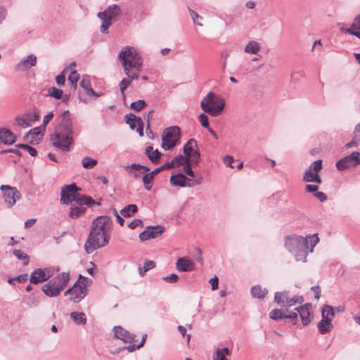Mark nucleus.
I'll use <instances>...</instances> for the list:
<instances>
[{"label":"nucleus","mask_w":360,"mask_h":360,"mask_svg":"<svg viewBox=\"0 0 360 360\" xmlns=\"http://www.w3.org/2000/svg\"><path fill=\"white\" fill-rule=\"evenodd\" d=\"M126 123L129 124L131 129H134L136 125L139 124L143 120L140 117H137L134 114L129 113L125 115Z\"/></svg>","instance_id":"30"},{"label":"nucleus","mask_w":360,"mask_h":360,"mask_svg":"<svg viewBox=\"0 0 360 360\" xmlns=\"http://www.w3.org/2000/svg\"><path fill=\"white\" fill-rule=\"evenodd\" d=\"M290 299V297L289 296V291L283 290L281 292H275L274 302L281 307L288 308V301Z\"/></svg>","instance_id":"18"},{"label":"nucleus","mask_w":360,"mask_h":360,"mask_svg":"<svg viewBox=\"0 0 360 360\" xmlns=\"http://www.w3.org/2000/svg\"><path fill=\"white\" fill-rule=\"evenodd\" d=\"M198 118L202 127L207 129L210 128L208 117L207 115H205V113L200 114Z\"/></svg>","instance_id":"47"},{"label":"nucleus","mask_w":360,"mask_h":360,"mask_svg":"<svg viewBox=\"0 0 360 360\" xmlns=\"http://www.w3.org/2000/svg\"><path fill=\"white\" fill-rule=\"evenodd\" d=\"M114 337L121 340L124 343H133L135 341L136 335L131 333L121 326H114L112 329Z\"/></svg>","instance_id":"14"},{"label":"nucleus","mask_w":360,"mask_h":360,"mask_svg":"<svg viewBox=\"0 0 360 360\" xmlns=\"http://www.w3.org/2000/svg\"><path fill=\"white\" fill-rule=\"evenodd\" d=\"M318 186L313 184H307L305 187V191L309 193H316L318 191Z\"/></svg>","instance_id":"63"},{"label":"nucleus","mask_w":360,"mask_h":360,"mask_svg":"<svg viewBox=\"0 0 360 360\" xmlns=\"http://www.w3.org/2000/svg\"><path fill=\"white\" fill-rule=\"evenodd\" d=\"M63 90L55 86H52L48 89V94H46V96H51L56 99H60L63 96Z\"/></svg>","instance_id":"35"},{"label":"nucleus","mask_w":360,"mask_h":360,"mask_svg":"<svg viewBox=\"0 0 360 360\" xmlns=\"http://www.w3.org/2000/svg\"><path fill=\"white\" fill-rule=\"evenodd\" d=\"M359 165H360V153L354 151L349 155L340 159L335 165L338 169L343 171L350 167H356Z\"/></svg>","instance_id":"11"},{"label":"nucleus","mask_w":360,"mask_h":360,"mask_svg":"<svg viewBox=\"0 0 360 360\" xmlns=\"http://www.w3.org/2000/svg\"><path fill=\"white\" fill-rule=\"evenodd\" d=\"M311 309V304L306 303L304 305L295 308L299 313L303 326H307L311 322L310 314Z\"/></svg>","instance_id":"16"},{"label":"nucleus","mask_w":360,"mask_h":360,"mask_svg":"<svg viewBox=\"0 0 360 360\" xmlns=\"http://www.w3.org/2000/svg\"><path fill=\"white\" fill-rule=\"evenodd\" d=\"M43 131L42 125L39 127L33 128L25 134L24 139H28L30 137H36L37 135L42 134Z\"/></svg>","instance_id":"38"},{"label":"nucleus","mask_w":360,"mask_h":360,"mask_svg":"<svg viewBox=\"0 0 360 360\" xmlns=\"http://www.w3.org/2000/svg\"><path fill=\"white\" fill-rule=\"evenodd\" d=\"M79 84L81 87L85 89V91L91 86L90 80L87 76H83L82 80L79 82Z\"/></svg>","instance_id":"50"},{"label":"nucleus","mask_w":360,"mask_h":360,"mask_svg":"<svg viewBox=\"0 0 360 360\" xmlns=\"http://www.w3.org/2000/svg\"><path fill=\"white\" fill-rule=\"evenodd\" d=\"M110 217L106 215L99 216L93 221L89 235L84 244L87 254L108 244L110 238Z\"/></svg>","instance_id":"2"},{"label":"nucleus","mask_w":360,"mask_h":360,"mask_svg":"<svg viewBox=\"0 0 360 360\" xmlns=\"http://www.w3.org/2000/svg\"><path fill=\"white\" fill-rule=\"evenodd\" d=\"M138 211V207L134 204H131L125 206L123 209L121 210L120 214L124 217H130L132 214L136 213Z\"/></svg>","instance_id":"34"},{"label":"nucleus","mask_w":360,"mask_h":360,"mask_svg":"<svg viewBox=\"0 0 360 360\" xmlns=\"http://www.w3.org/2000/svg\"><path fill=\"white\" fill-rule=\"evenodd\" d=\"M176 267L179 271H190L194 269V263L187 257H180L176 261Z\"/></svg>","instance_id":"19"},{"label":"nucleus","mask_w":360,"mask_h":360,"mask_svg":"<svg viewBox=\"0 0 360 360\" xmlns=\"http://www.w3.org/2000/svg\"><path fill=\"white\" fill-rule=\"evenodd\" d=\"M285 314L283 312L282 309H274L271 310L269 313L270 319L278 321L281 319H284Z\"/></svg>","instance_id":"42"},{"label":"nucleus","mask_w":360,"mask_h":360,"mask_svg":"<svg viewBox=\"0 0 360 360\" xmlns=\"http://www.w3.org/2000/svg\"><path fill=\"white\" fill-rule=\"evenodd\" d=\"M121 13V9L117 4L109 6L103 11L99 12L98 18L102 20L100 30L102 33H106L110 26L112 25V21L116 20Z\"/></svg>","instance_id":"7"},{"label":"nucleus","mask_w":360,"mask_h":360,"mask_svg":"<svg viewBox=\"0 0 360 360\" xmlns=\"http://www.w3.org/2000/svg\"><path fill=\"white\" fill-rule=\"evenodd\" d=\"M70 316L76 325L85 326L86 324L87 318L84 312L72 311Z\"/></svg>","instance_id":"25"},{"label":"nucleus","mask_w":360,"mask_h":360,"mask_svg":"<svg viewBox=\"0 0 360 360\" xmlns=\"http://www.w3.org/2000/svg\"><path fill=\"white\" fill-rule=\"evenodd\" d=\"M89 281L88 278L80 274L78 281L73 285L72 297H70V300L75 303L83 300L87 295V284Z\"/></svg>","instance_id":"9"},{"label":"nucleus","mask_w":360,"mask_h":360,"mask_svg":"<svg viewBox=\"0 0 360 360\" xmlns=\"http://www.w3.org/2000/svg\"><path fill=\"white\" fill-rule=\"evenodd\" d=\"M97 164V160L91 158L85 157L82 159V165L86 169L93 168Z\"/></svg>","instance_id":"41"},{"label":"nucleus","mask_w":360,"mask_h":360,"mask_svg":"<svg viewBox=\"0 0 360 360\" xmlns=\"http://www.w3.org/2000/svg\"><path fill=\"white\" fill-rule=\"evenodd\" d=\"M317 328L319 333L322 335L326 334L329 333L333 328L332 324V321L330 319H321V320L318 323Z\"/></svg>","instance_id":"23"},{"label":"nucleus","mask_w":360,"mask_h":360,"mask_svg":"<svg viewBox=\"0 0 360 360\" xmlns=\"http://www.w3.org/2000/svg\"><path fill=\"white\" fill-rule=\"evenodd\" d=\"M172 162L175 167H179L181 165H185L187 162L191 161L189 158L186 155L183 156L182 155H178L173 158Z\"/></svg>","instance_id":"36"},{"label":"nucleus","mask_w":360,"mask_h":360,"mask_svg":"<svg viewBox=\"0 0 360 360\" xmlns=\"http://www.w3.org/2000/svg\"><path fill=\"white\" fill-rule=\"evenodd\" d=\"M224 106L225 100L213 91L208 92L200 102L202 110L213 117L221 115Z\"/></svg>","instance_id":"6"},{"label":"nucleus","mask_w":360,"mask_h":360,"mask_svg":"<svg viewBox=\"0 0 360 360\" xmlns=\"http://www.w3.org/2000/svg\"><path fill=\"white\" fill-rule=\"evenodd\" d=\"M0 141L6 145H12L16 141V136L10 130L0 129Z\"/></svg>","instance_id":"20"},{"label":"nucleus","mask_w":360,"mask_h":360,"mask_svg":"<svg viewBox=\"0 0 360 360\" xmlns=\"http://www.w3.org/2000/svg\"><path fill=\"white\" fill-rule=\"evenodd\" d=\"M183 150L184 155L189 158L192 153L198 150L197 141L193 139H189L184 145Z\"/></svg>","instance_id":"27"},{"label":"nucleus","mask_w":360,"mask_h":360,"mask_svg":"<svg viewBox=\"0 0 360 360\" xmlns=\"http://www.w3.org/2000/svg\"><path fill=\"white\" fill-rule=\"evenodd\" d=\"M180 137V129L178 127H170L164 131L162 136L161 146L165 150L173 148Z\"/></svg>","instance_id":"8"},{"label":"nucleus","mask_w":360,"mask_h":360,"mask_svg":"<svg viewBox=\"0 0 360 360\" xmlns=\"http://www.w3.org/2000/svg\"><path fill=\"white\" fill-rule=\"evenodd\" d=\"M314 177V172L307 169L303 175V181L305 182H311Z\"/></svg>","instance_id":"51"},{"label":"nucleus","mask_w":360,"mask_h":360,"mask_svg":"<svg viewBox=\"0 0 360 360\" xmlns=\"http://www.w3.org/2000/svg\"><path fill=\"white\" fill-rule=\"evenodd\" d=\"M53 117V112L51 111L49 113H48L46 115L44 116L43 119V130H45V127L47 125V124L50 122V120Z\"/></svg>","instance_id":"55"},{"label":"nucleus","mask_w":360,"mask_h":360,"mask_svg":"<svg viewBox=\"0 0 360 360\" xmlns=\"http://www.w3.org/2000/svg\"><path fill=\"white\" fill-rule=\"evenodd\" d=\"M319 241L317 234L302 237L297 235L288 236L285 238V247L294 255L296 261L306 262L309 252Z\"/></svg>","instance_id":"4"},{"label":"nucleus","mask_w":360,"mask_h":360,"mask_svg":"<svg viewBox=\"0 0 360 360\" xmlns=\"http://www.w3.org/2000/svg\"><path fill=\"white\" fill-rule=\"evenodd\" d=\"M298 312H291L290 314L284 316V319H288L293 321V323L295 324L297 321Z\"/></svg>","instance_id":"60"},{"label":"nucleus","mask_w":360,"mask_h":360,"mask_svg":"<svg viewBox=\"0 0 360 360\" xmlns=\"http://www.w3.org/2000/svg\"><path fill=\"white\" fill-rule=\"evenodd\" d=\"M155 266V263L153 261L148 260L144 262L143 264V272H147L148 271L153 269Z\"/></svg>","instance_id":"54"},{"label":"nucleus","mask_w":360,"mask_h":360,"mask_svg":"<svg viewBox=\"0 0 360 360\" xmlns=\"http://www.w3.org/2000/svg\"><path fill=\"white\" fill-rule=\"evenodd\" d=\"M353 136L354 139H360V122L355 127Z\"/></svg>","instance_id":"64"},{"label":"nucleus","mask_w":360,"mask_h":360,"mask_svg":"<svg viewBox=\"0 0 360 360\" xmlns=\"http://www.w3.org/2000/svg\"><path fill=\"white\" fill-rule=\"evenodd\" d=\"M36 63L37 57L33 54L29 55L26 58L16 65L15 70L20 72L26 71L32 67L35 66Z\"/></svg>","instance_id":"17"},{"label":"nucleus","mask_w":360,"mask_h":360,"mask_svg":"<svg viewBox=\"0 0 360 360\" xmlns=\"http://www.w3.org/2000/svg\"><path fill=\"white\" fill-rule=\"evenodd\" d=\"M140 225L143 226L142 220L140 219H135L128 224V226L130 229H134Z\"/></svg>","instance_id":"58"},{"label":"nucleus","mask_w":360,"mask_h":360,"mask_svg":"<svg viewBox=\"0 0 360 360\" xmlns=\"http://www.w3.org/2000/svg\"><path fill=\"white\" fill-rule=\"evenodd\" d=\"M190 181V179L187 178L185 174L182 173H178L173 174L170 177V184L173 186L186 187L188 184H186V181Z\"/></svg>","instance_id":"21"},{"label":"nucleus","mask_w":360,"mask_h":360,"mask_svg":"<svg viewBox=\"0 0 360 360\" xmlns=\"http://www.w3.org/2000/svg\"><path fill=\"white\" fill-rule=\"evenodd\" d=\"M322 169V160H317L313 162L309 167V169L318 173Z\"/></svg>","instance_id":"49"},{"label":"nucleus","mask_w":360,"mask_h":360,"mask_svg":"<svg viewBox=\"0 0 360 360\" xmlns=\"http://www.w3.org/2000/svg\"><path fill=\"white\" fill-rule=\"evenodd\" d=\"M0 189L3 193L5 202L9 206H13L16 200L21 196L20 193L15 187H11L8 185H1Z\"/></svg>","instance_id":"12"},{"label":"nucleus","mask_w":360,"mask_h":360,"mask_svg":"<svg viewBox=\"0 0 360 360\" xmlns=\"http://www.w3.org/2000/svg\"><path fill=\"white\" fill-rule=\"evenodd\" d=\"M145 153L148 156L149 160L153 163H155V164H156L159 162L160 158L161 157V153L159 152L158 149L153 150V148L150 146H147L146 148Z\"/></svg>","instance_id":"26"},{"label":"nucleus","mask_w":360,"mask_h":360,"mask_svg":"<svg viewBox=\"0 0 360 360\" xmlns=\"http://www.w3.org/2000/svg\"><path fill=\"white\" fill-rule=\"evenodd\" d=\"M15 147H17L18 148L25 149V150H27V152L32 157H36L37 155V150L27 144H17L15 145Z\"/></svg>","instance_id":"45"},{"label":"nucleus","mask_w":360,"mask_h":360,"mask_svg":"<svg viewBox=\"0 0 360 360\" xmlns=\"http://www.w3.org/2000/svg\"><path fill=\"white\" fill-rule=\"evenodd\" d=\"M223 161H224V163L226 165V166L229 167L231 168H233V167L232 166V163L233 162V156L229 155H226L224 158Z\"/></svg>","instance_id":"59"},{"label":"nucleus","mask_w":360,"mask_h":360,"mask_svg":"<svg viewBox=\"0 0 360 360\" xmlns=\"http://www.w3.org/2000/svg\"><path fill=\"white\" fill-rule=\"evenodd\" d=\"M52 145L64 152L70 151L74 146L72 122L69 110H65L58 118L54 133L50 138Z\"/></svg>","instance_id":"3"},{"label":"nucleus","mask_w":360,"mask_h":360,"mask_svg":"<svg viewBox=\"0 0 360 360\" xmlns=\"http://www.w3.org/2000/svg\"><path fill=\"white\" fill-rule=\"evenodd\" d=\"M303 302L304 298L302 296L294 295L293 297H290V300L288 301V307H291L296 304H302Z\"/></svg>","instance_id":"48"},{"label":"nucleus","mask_w":360,"mask_h":360,"mask_svg":"<svg viewBox=\"0 0 360 360\" xmlns=\"http://www.w3.org/2000/svg\"><path fill=\"white\" fill-rule=\"evenodd\" d=\"M65 70L56 77V82L58 85H64L65 82Z\"/></svg>","instance_id":"56"},{"label":"nucleus","mask_w":360,"mask_h":360,"mask_svg":"<svg viewBox=\"0 0 360 360\" xmlns=\"http://www.w3.org/2000/svg\"><path fill=\"white\" fill-rule=\"evenodd\" d=\"M79 79V75L76 70L71 71L68 76V80L71 83L73 88L75 89L77 87V82Z\"/></svg>","instance_id":"44"},{"label":"nucleus","mask_w":360,"mask_h":360,"mask_svg":"<svg viewBox=\"0 0 360 360\" xmlns=\"http://www.w3.org/2000/svg\"><path fill=\"white\" fill-rule=\"evenodd\" d=\"M51 276V275L49 269L37 268L35 269L31 274L30 281L31 283L38 284L44 281H49V279L50 278Z\"/></svg>","instance_id":"15"},{"label":"nucleus","mask_w":360,"mask_h":360,"mask_svg":"<svg viewBox=\"0 0 360 360\" xmlns=\"http://www.w3.org/2000/svg\"><path fill=\"white\" fill-rule=\"evenodd\" d=\"M212 360H228L222 353H219L218 351H215L212 355Z\"/></svg>","instance_id":"61"},{"label":"nucleus","mask_w":360,"mask_h":360,"mask_svg":"<svg viewBox=\"0 0 360 360\" xmlns=\"http://www.w3.org/2000/svg\"><path fill=\"white\" fill-rule=\"evenodd\" d=\"M267 292V290L262 288L259 285H256L251 288L252 296L255 298L264 299Z\"/></svg>","instance_id":"29"},{"label":"nucleus","mask_w":360,"mask_h":360,"mask_svg":"<svg viewBox=\"0 0 360 360\" xmlns=\"http://www.w3.org/2000/svg\"><path fill=\"white\" fill-rule=\"evenodd\" d=\"M191 165H193V164H191V162H187V163L184 166V171L187 175L193 177L195 174L191 169Z\"/></svg>","instance_id":"53"},{"label":"nucleus","mask_w":360,"mask_h":360,"mask_svg":"<svg viewBox=\"0 0 360 360\" xmlns=\"http://www.w3.org/2000/svg\"><path fill=\"white\" fill-rule=\"evenodd\" d=\"M75 202H76L78 206L80 207H82V205H87L89 207H91L93 205H100L99 202H96L91 197L80 194L79 193H77Z\"/></svg>","instance_id":"22"},{"label":"nucleus","mask_w":360,"mask_h":360,"mask_svg":"<svg viewBox=\"0 0 360 360\" xmlns=\"http://www.w3.org/2000/svg\"><path fill=\"white\" fill-rule=\"evenodd\" d=\"M189 11H190L191 15V18H192L194 23L198 26H202V24H201L200 22L197 21V19H198V18L202 19V17L200 16L196 12L193 11V10H191L190 8H189Z\"/></svg>","instance_id":"57"},{"label":"nucleus","mask_w":360,"mask_h":360,"mask_svg":"<svg viewBox=\"0 0 360 360\" xmlns=\"http://www.w3.org/2000/svg\"><path fill=\"white\" fill-rule=\"evenodd\" d=\"M133 169L135 171H139L141 169H143L144 172H148L150 171V169L148 167L136 163H133L131 165L125 167V170H127L128 172L132 173Z\"/></svg>","instance_id":"37"},{"label":"nucleus","mask_w":360,"mask_h":360,"mask_svg":"<svg viewBox=\"0 0 360 360\" xmlns=\"http://www.w3.org/2000/svg\"><path fill=\"white\" fill-rule=\"evenodd\" d=\"M360 32V15L356 17L350 27L347 29V32L351 34V32Z\"/></svg>","instance_id":"39"},{"label":"nucleus","mask_w":360,"mask_h":360,"mask_svg":"<svg viewBox=\"0 0 360 360\" xmlns=\"http://www.w3.org/2000/svg\"><path fill=\"white\" fill-rule=\"evenodd\" d=\"M81 191L75 183L70 185H65L61 188L60 201L62 204L70 205L75 201L77 193Z\"/></svg>","instance_id":"10"},{"label":"nucleus","mask_w":360,"mask_h":360,"mask_svg":"<svg viewBox=\"0 0 360 360\" xmlns=\"http://www.w3.org/2000/svg\"><path fill=\"white\" fill-rule=\"evenodd\" d=\"M161 172L159 167L155 168L150 172L146 173L143 175L142 180L144 184V187L147 191H150L151 189V186L148 184L152 181L154 179L155 176Z\"/></svg>","instance_id":"24"},{"label":"nucleus","mask_w":360,"mask_h":360,"mask_svg":"<svg viewBox=\"0 0 360 360\" xmlns=\"http://www.w3.org/2000/svg\"><path fill=\"white\" fill-rule=\"evenodd\" d=\"M189 160L193 165H198L200 160V151L198 150H194L189 157Z\"/></svg>","instance_id":"46"},{"label":"nucleus","mask_w":360,"mask_h":360,"mask_svg":"<svg viewBox=\"0 0 360 360\" xmlns=\"http://www.w3.org/2000/svg\"><path fill=\"white\" fill-rule=\"evenodd\" d=\"M311 290L314 293V298L318 300L320 298V295H321V288H320V287L319 285L312 286L311 288Z\"/></svg>","instance_id":"62"},{"label":"nucleus","mask_w":360,"mask_h":360,"mask_svg":"<svg viewBox=\"0 0 360 360\" xmlns=\"http://www.w3.org/2000/svg\"><path fill=\"white\" fill-rule=\"evenodd\" d=\"M335 316L334 309L332 306L326 304L323 306L321 313V318L324 319H330L332 321Z\"/></svg>","instance_id":"33"},{"label":"nucleus","mask_w":360,"mask_h":360,"mask_svg":"<svg viewBox=\"0 0 360 360\" xmlns=\"http://www.w3.org/2000/svg\"><path fill=\"white\" fill-rule=\"evenodd\" d=\"M118 58L120 60L124 74L127 76L120 83V92L122 96L124 104L126 103L125 90L134 79L139 78V72L141 70L143 61L134 47L126 46L120 52Z\"/></svg>","instance_id":"1"},{"label":"nucleus","mask_w":360,"mask_h":360,"mask_svg":"<svg viewBox=\"0 0 360 360\" xmlns=\"http://www.w3.org/2000/svg\"><path fill=\"white\" fill-rule=\"evenodd\" d=\"M146 105L144 100H138L132 102L130 105V108L136 112H140Z\"/></svg>","instance_id":"43"},{"label":"nucleus","mask_w":360,"mask_h":360,"mask_svg":"<svg viewBox=\"0 0 360 360\" xmlns=\"http://www.w3.org/2000/svg\"><path fill=\"white\" fill-rule=\"evenodd\" d=\"M30 114H25L23 115H17L15 118L18 126L23 128L30 127L32 125Z\"/></svg>","instance_id":"28"},{"label":"nucleus","mask_w":360,"mask_h":360,"mask_svg":"<svg viewBox=\"0 0 360 360\" xmlns=\"http://www.w3.org/2000/svg\"><path fill=\"white\" fill-rule=\"evenodd\" d=\"M165 231V228L162 225L148 226L139 237L141 241H145L160 236Z\"/></svg>","instance_id":"13"},{"label":"nucleus","mask_w":360,"mask_h":360,"mask_svg":"<svg viewBox=\"0 0 360 360\" xmlns=\"http://www.w3.org/2000/svg\"><path fill=\"white\" fill-rule=\"evenodd\" d=\"M261 49L259 44L255 41L248 42L245 47V52L248 53L256 54Z\"/></svg>","instance_id":"32"},{"label":"nucleus","mask_w":360,"mask_h":360,"mask_svg":"<svg viewBox=\"0 0 360 360\" xmlns=\"http://www.w3.org/2000/svg\"><path fill=\"white\" fill-rule=\"evenodd\" d=\"M178 276L176 274H172L169 276L162 277V279L168 283H174L178 281Z\"/></svg>","instance_id":"52"},{"label":"nucleus","mask_w":360,"mask_h":360,"mask_svg":"<svg viewBox=\"0 0 360 360\" xmlns=\"http://www.w3.org/2000/svg\"><path fill=\"white\" fill-rule=\"evenodd\" d=\"M85 212L86 208L78 205L75 206L74 205H71L69 216L72 219H77L82 214H84Z\"/></svg>","instance_id":"31"},{"label":"nucleus","mask_w":360,"mask_h":360,"mask_svg":"<svg viewBox=\"0 0 360 360\" xmlns=\"http://www.w3.org/2000/svg\"><path fill=\"white\" fill-rule=\"evenodd\" d=\"M13 255L20 260L22 261L23 265H27L29 263V257L27 254L20 250H15Z\"/></svg>","instance_id":"40"},{"label":"nucleus","mask_w":360,"mask_h":360,"mask_svg":"<svg viewBox=\"0 0 360 360\" xmlns=\"http://www.w3.org/2000/svg\"><path fill=\"white\" fill-rule=\"evenodd\" d=\"M69 280L70 273L62 272L44 284L41 290L49 297H57L67 286Z\"/></svg>","instance_id":"5"}]
</instances>
